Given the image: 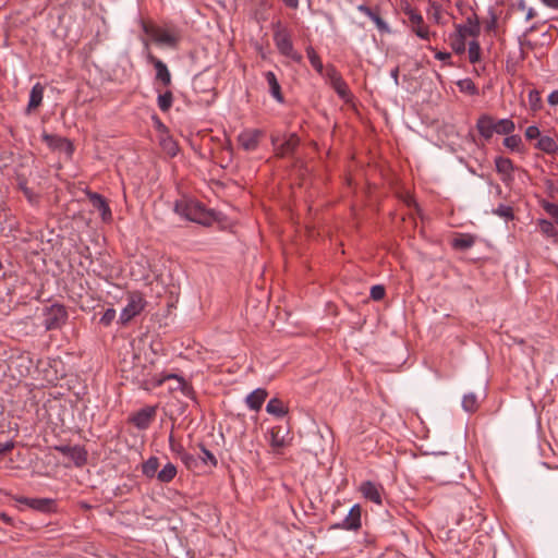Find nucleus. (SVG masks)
<instances>
[{
	"label": "nucleus",
	"mask_w": 558,
	"mask_h": 558,
	"mask_svg": "<svg viewBox=\"0 0 558 558\" xmlns=\"http://www.w3.org/2000/svg\"><path fill=\"white\" fill-rule=\"evenodd\" d=\"M535 148L547 155H555L558 151V140L547 135L541 136L535 144Z\"/></svg>",
	"instance_id": "aec40b11"
},
{
	"label": "nucleus",
	"mask_w": 558,
	"mask_h": 558,
	"mask_svg": "<svg viewBox=\"0 0 558 558\" xmlns=\"http://www.w3.org/2000/svg\"><path fill=\"white\" fill-rule=\"evenodd\" d=\"M475 243V236L469 233H461L456 236L451 245L454 250L465 251L471 248Z\"/></svg>",
	"instance_id": "b1692460"
},
{
	"label": "nucleus",
	"mask_w": 558,
	"mask_h": 558,
	"mask_svg": "<svg viewBox=\"0 0 558 558\" xmlns=\"http://www.w3.org/2000/svg\"><path fill=\"white\" fill-rule=\"evenodd\" d=\"M177 475V468L172 463H167L158 473L157 478L162 483L171 482Z\"/></svg>",
	"instance_id": "c85d7f7f"
},
{
	"label": "nucleus",
	"mask_w": 558,
	"mask_h": 558,
	"mask_svg": "<svg viewBox=\"0 0 558 558\" xmlns=\"http://www.w3.org/2000/svg\"><path fill=\"white\" fill-rule=\"evenodd\" d=\"M548 104L551 106L558 105V90H554L548 96Z\"/></svg>",
	"instance_id": "5fc2aeb1"
},
{
	"label": "nucleus",
	"mask_w": 558,
	"mask_h": 558,
	"mask_svg": "<svg viewBox=\"0 0 558 558\" xmlns=\"http://www.w3.org/2000/svg\"><path fill=\"white\" fill-rule=\"evenodd\" d=\"M435 58L438 59V60H447L450 58V53L449 52H442V51H438L436 54H435Z\"/></svg>",
	"instance_id": "0e129e2a"
},
{
	"label": "nucleus",
	"mask_w": 558,
	"mask_h": 558,
	"mask_svg": "<svg viewBox=\"0 0 558 558\" xmlns=\"http://www.w3.org/2000/svg\"><path fill=\"white\" fill-rule=\"evenodd\" d=\"M404 13L408 15L409 21L413 26V32L422 39H429L428 27L424 24L422 14L411 7L404 9Z\"/></svg>",
	"instance_id": "1a4fd4ad"
},
{
	"label": "nucleus",
	"mask_w": 558,
	"mask_h": 558,
	"mask_svg": "<svg viewBox=\"0 0 558 558\" xmlns=\"http://www.w3.org/2000/svg\"><path fill=\"white\" fill-rule=\"evenodd\" d=\"M386 289L381 284H376L371 288V299L374 301H380L385 298Z\"/></svg>",
	"instance_id": "a18cd8bd"
},
{
	"label": "nucleus",
	"mask_w": 558,
	"mask_h": 558,
	"mask_svg": "<svg viewBox=\"0 0 558 558\" xmlns=\"http://www.w3.org/2000/svg\"><path fill=\"white\" fill-rule=\"evenodd\" d=\"M173 209L175 214L186 220L205 227L210 226L215 220L214 213L206 209L201 202L193 198L178 199L174 203Z\"/></svg>",
	"instance_id": "f257e3e1"
},
{
	"label": "nucleus",
	"mask_w": 558,
	"mask_h": 558,
	"mask_svg": "<svg viewBox=\"0 0 558 558\" xmlns=\"http://www.w3.org/2000/svg\"><path fill=\"white\" fill-rule=\"evenodd\" d=\"M44 316V326L46 330H56L65 324L68 319V312L63 305L52 304L51 306L46 307Z\"/></svg>",
	"instance_id": "423d86ee"
},
{
	"label": "nucleus",
	"mask_w": 558,
	"mask_h": 558,
	"mask_svg": "<svg viewBox=\"0 0 558 558\" xmlns=\"http://www.w3.org/2000/svg\"><path fill=\"white\" fill-rule=\"evenodd\" d=\"M458 86L462 92H465L470 95H475L477 93L475 84L470 78L459 81Z\"/></svg>",
	"instance_id": "37998d69"
},
{
	"label": "nucleus",
	"mask_w": 558,
	"mask_h": 558,
	"mask_svg": "<svg viewBox=\"0 0 558 558\" xmlns=\"http://www.w3.org/2000/svg\"><path fill=\"white\" fill-rule=\"evenodd\" d=\"M284 4L291 9H298L299 0H283Z\"/></svg>",
	"instance_id": "052dcab7"
},
{
	"label": "nucleus",
	"mask_w": 558,
	"mask_h": 558,
	"mask_svg": "<svg viewBox=\"0 0 558 558\" xmlns=\"http://www.w3.org/2000/svg\"><path fill=\"white\" fill-rule=\"evenodd\" d=\"M266 411L275 415L277 417H283L288 414V408L283 404V402L278 398H272L268 401L266 405Z\"/></svg>",
	"instance_id": "a878e982"
},
{
	"label": "nucleus",
	"mask_w": 558,
	"mask_h": 558,
	"mask_svg": "<svg viewBox=\"0 0 558 558\" xmlns=\"http://www.w3.org/2000/svg\"><path fill=\"white\" fill-rule=\"evenodd\" d=\"M143 31L146 35L151 37V39L158 45H165L171 48L178 46L180 41V35L173 32H169L159 26L149 25L143 23Z\"/></svg>",
	"instance_id": "20e7f679"
},
{
	"label": "nucleus",
	"mask_w": 558,
	"mask_h": 558,
	"mask_svg": "<svg viewBox=\"0 0 558 558\" xmlns=\"http://www.w3.org/2000/svg\"><path fill=\"white\" fill-rule=\"evenodd\" d=\"M432 9L434 10V17L436 21L439 20L440 17V5L437 4L436 2H433L432 3Z\"/></svg>",
	"instance_id": "13d9d810"
},
{
	"label": "nucleus",
	"mask_w": 558,
	"mask_h": 558,
	"mask_svg": "<svg viewBox=\"0 0 558 558\" xmlns=\"http://www.w3.org/2000/svg\"><path fill=\"white\" fill-rule=\"evenodd\" d=\"M494 126L495 134L499 135H510L515 130L514 122L509 118L495 119Z\"/></svg>",
	"instance_id": "393cba45"
},
{
	"label": "nucleus",
	"mask_w": 558,
	"mask_h": 558,
	"mask_svg": "<svg viewBox=\"0 0 558 558\" xmlns=\"http://www.w3.org/2000/svg\"><path fill=\"white\" fill-rule=\"evenodd\" d=\"M391 77L393 78L395 81V84L396 85H399V68H395L391 73H390Z\"/></svg>",
	"instance_id": "e2e57ef3"
},
{
	"label": "nucleus",
	"mask_w": 558,
	"mask_h": 558,
	"mask_svg": "<svg viewBox=\"0 0 558 558\" xmlns=\"http://www.w3.org/2000/svg\"><path fill=\"white\" fill-rule=\"evenodd\" d=\"M173 453H175L179 458H181L186 451L180 442L172 444L170 449Z\"/></svg>",
	"instance_id": "603ef678"
},
{
	"label": "nucleus",
	"mask_w": 558,
	"mask_h": 558,
	"mask_svg": "<svg viewBox=\"0 0 558 558\" xmlns=\"http://www.w3.org/2000/svg\"><path fill=\"white\" fill-rule=\"evenodd\" d=\"M156 414V410L154 407H147L140 410L133 417V423L138 428H146L153 421Z\"/></svg>",
	"instance_id": "a211bd4d"
},
{
	"label": "nucleus",
	"mask_w": 558,
	"mask_h": 558,
	"mask_svg": "<svg viewBox=\"0 0 558 558\" xmlns=\"http://www.w3.org/2000/svg\"><path fill=\"white\" fill-rule=\"evenodd\" d=\"M357 10L362 13H364L365 15H367L368 17L371 15H373V13L375 12L373 9H371L369 7H367L366 4H360L357 7Z\"/></svg>",
	"instance_id": "6e6d98bb"
},
{
	"label": "nucleus",
	"mask_w": 558,
	"mask_h": 558,
	"mask_svg": "<svg viewBox=\"0 0 558 558\" xmlns=\"http://www.w3.org/2000/svg\"><path fill=\"white\" fill-rule=\"evenodd\" d=\"M202 456L198 458L199 463L204 465H210L213 468L217 466V458L214 456L211 451H209L203 444L198 445Z\"/></svg>",
	"instance_id": "72a5a7b5"
},
{
	"label": "nucleus",
	"mask_w": 558,
	"mask_h": 558,
	"mask_svg": "<svg viewBox=\"0 0 558 558\" xmlns=\"http://www.w3.org/2000/svg\"><path fill=\"white\" fill-rule=\"evenodd\" d=\"M456 31L458 36L462 39H465L466 36L477 37L481 33V24L477 14L473 12L472 15L466 17L465 24L456 25Z\"/></svg>",
	"instance_id": "9d476101"
},
{
	"label": "nucleus",
	"mask_w": 558,
	"mask_h": 558,
	"mask_svg": "<svg viewBox=\"0 0 558 558\" xmlns=\"http://www.w3.org/2000/svg\"><path fill=\"white\" fill-rule=\"evenodd\" d=\"M265 78L269 86V92L271 96L279 102H283V95L281 93L280 84L277 80V76L274 72L268 71L265 73Z\"/></svg>",
	"instance_id": "412c9836"
},
{
	"label": "nucleus",
	"mask_w": 558,
	"mask_h": 558,
	"mask_svg": "<svg viewBox=\"0 0 558 558\" xmlns=\"http://www.w3.org/2000/svg\"><path fill=\"white\" fill-rule=\"evenodd\" d=\"M361 506L357 504L354 505L350 509L344 520L341 523L335 524L333 527L348 531H357L361 527Z\"/></svg>",
	"instance_id": "ddd939ff"
},
{
	"label": "nucleus",
	"mask_w": 558,
	"mask_h": 558,
	"mask_svg": "<svg viewBox=\"0 0 558 558\" xmlns=\"http://www.w3.org/2000/svg\"><path fill=\"white\" fill-rule=\"evenodd\" d=\"M16 182L19 189L23 192L25 197L31 202H35L37 199V195L33 192L32 189L27 185V179L23 174H16Z\"/></svg>",
	"instance_id": "7c9ffc66"
},
{
	"label": "nucleus",
	"mask_w": 558,
	"mask_h": 558,
	"mask_svg": "<svg viewBox=\"0 0 558 558\" xmlns=\"http://www.w3.org/2000/svg\"><path fill=\"white\" fill-rule=\"evenodd\" d=\"M44 98V86L40 83H36L29 94V101L27 105V111L31 112L32 110L36 109L41 105Z\"/></svg>",
	"instance_id": "4be33fe9"
},
{
	"label": "nucleus",
	"mask_w": 558,
	"mask_h": 558,
	"mask_svg": "<svg viewBox=\"0 0 558 558\" xmlns=\"http://www.w3.org/2000/svg\"><path fill=\"white\" fill-rule=\"evenodd\" d=\"M146 301L143 294L138 291H132L128 293V304L122 310L119 322L122 325H126L131 319L141 314L145 308Z\"/></svg>",
	"instance_id": "7ed1b4c3"
},
{
	"label": "nucleus",
	"mask_w": 558,
	"mask_h": 558,
	"mask_svg": "<svg viewBox=\"0 0 558 558\" xmlns=\"http://www.w3.org/2000/svg\"><path fill=\"white\" fill-rule=\"evenodd\" d=\"M160 146L170 157H174L179 151L178 143L168 134L161 136Z\"/></svg>",
	"instance_id": "bb28decb"
},
{
	"label": "nucleus",
	"mask_w": 558,
	"mask_h": 558,
	"mask_svg": "<svg viewBox=\"0 0 558 558\" xmlns=\"http://www.w3.org/2000/svg\"><path fill=\"white\" fill-rule=\"evenodd\" d=\"M271 144L275 149V154L279 158L292 156L300 145V137L295 133L287 135L282 143H279V137L272 135Z\"/></svg>",
	"instance_id": "0eeeda50"
},
{
	"label": "nucleus",
	"mask_w": 558,
	"mask_h": 558,
	"mask_svg": "<svg viewBox=\"0 0 558 558\" xmlns=\"http://www.w3.org/2000/svg\"><path fill=\"white\" fill-rule=\"evenodd\" d=\"M521 143H522V140H521L520 135L512 134V133L510 135H506V137L504 138V142H502L504 146L511 150H519Z\"/></svg>",
	"instance_id": "58836bf2"
},
{
	"label": "nucleus",
	"mask_w": 558,
	"mask_h": 558,
	"mask_svg": "<svg viewBox=\"0 0 558 558\" xmlns=\"http://www.w3.org/2000/svg\"><path fill=\"white\" fill-rule=\"evenodd\" d=\"M13 447H14V444L12 441H8L4 444L0 442V454L11 451L13 449Z\"/></svg>",
	"instance_id": "864d4df0"
},
{
	"label": "nucleus",
	"mask_w": 558,
	"mask_h": 558,
	"mask_svg": "<svg viewBox=\"0 0 558 558\" xmlns=\"http://www.w3.org/2000/svg\"><path fill=\"white\" fill-rule=\"evenodd\" d=\"M147 61L150 64H153L156 70L155 80L157 82H160L165 87L170 86L172 80H171V73H170L167 64L150 52L147 54Z\"/></svg>",
	"instance_id": "f8f14e48"
},
{
	"label": "nucleus",
	"mask_w": 558,
	"mask_h": 558,
	"mask_svg": "<svg viewBox=\"0 0 558 558\" xmlns=\"http://www.w3.org/2000/svg\"><path fill=\"white\" fill-rule=\"evenodd\" d=\"M88 198L92 202L93 206L100 211L102 220H109L112 217L111 209L106 201L100 194L95 192H89Z\"/></svg>",
	"instance_id": "f3484780"
},
{
	"label": "nucleus",
	"mask_w": 558,
	"mask_h": 558,
	"mask_svg": "<svg viewBox=\"0 0 558 558\" xmlns=\"http://www.w3.org/2000/svg\"><path fill=\"white\" fill-rule=\"evenodd\" d=\"M306 54L307 58L312 64V66L319 73H323V62L320 60V57L317 54L315 49L312 46L306 47Z\"/></svg>",
	"instance_id": "c9c22d12"
},
{
	"label": "nucleus",
	"mask_w": 558,
	"mask_h": 558,
	"mask_svg": "<svg viewBox=\"0 0 558 558\" xmlns=\"http://www.w3.org/2000/svg\"><path fill=\"white\" fill-rule=\"evenodd\" d=\"M263 134L258 129L244 130L238 136V142L244 150L252 151L258 147Z\"/></svg>",
	"instance_id": "9b49d317"
},
{
	"label": "nucleus",
	"mask_w": 558,
	"mask_h": 558,
	"mask_svg": "<svg viewBox=\"0 0 558 558\" xmlns=\"http://www.w3.org/2000/svg\"><path fill=\"white\" fill-rule=\"evenodd\" d=\"M496 24H497V19L495 15H493L492 21L486 26V29L490 31V29L495 28Z\"/></svg>",
	"instance_id": "774afa93"
},
{
	"label": "nucleus",
	"mask_w": 558,
	"mask_h": 558,
	"mask_svg": "<svg viewBox=\"0 0 558 558\" xmlns=\"http://www.w3.org/2000/svg\"><path fill=\"white\" fill-rule=\"evenodd\" d=\"M41 137L43 141L52 149H62L65 147L66 149L71 150V143L63 137L48 134L46 132L41 135Z\"/></svg>",
	"instance_id": "5701e85b"
},
{
	"label": "nucleus",
	"mask_w": 558,
	"mask_h": 558,
	"mask_svg": "<svg viewBox=\"0 0 558 558\" xmlns=\"http://www.w3.org/2000/svg\"><path fill=\"white\" fill-rule=\"evenodd\" d=\"M136 379H137V384H138L140 388L147 390V391L161 386L167 380H174L178 383V387H169L170 391H172V392L180 391L185 398L195 400V391H194L193 386L189 381H186L182 376H180L178 374L171 373V374H165V375H160V376L154 375L150 378H146V377L138 378L137 377Z\"/></svg>",
	"instance_id": "f03ea898"
},
{
	"label": "nucleus",
	"mask_w": 558,
	"mask_h": 558,
	"mask_svg": "<svg viewBox=\"0 0 558 558\" xmlns=\"http://www.w3.org/2000/svg\"><path fill=\"white\" fill-rule=\"evenodd\" d=\"M496 171L501 175L504 182H509L513 179L512 172L514 165L510 158L498 156L495 159Z\"/></svg>",
	"instance_id": "2eb2a0df"
},
{
	"label": "nucleus",
	"mask_w": 558,
	"mask_h": 558,
	"mask_svg": "<svg viewBox=\"0 0 558 558\" xmlns=\"http://www.w3.org/2000/svg\"><path fill=\"white\" fill-rule=\"evenodd\" d=\"M481 59V47L478 41L472 40L469 44V60L471 63H476Z\"/></svg>",
	"instance_id": "ea45409f"
},
{
	"label": "nucleus",
	"mask_w": 558,
	"mask_h": 558,
	"mask_svg": "<svg viewBox=\"0 0 558 558\" xmlns=\"http://www.w3.org/2000/svg\"><path fill=\"white\" fill-rule=\"evenodd\" d=\"M180 459L190 471H195L201 464L198 458L189 452H185Z\"/></svg>",
	"instance_id": "a19ab883"
},
{
	"label": "nucleus",
	"mask_w": 558,
	"mask_h": 558,
	"mask_svg": "<svg viewBox=\"0 0 558 558\" xmlns=\"http://www.w3.org/2000/svg\"><path fill=\"white\" fill-rule=\"evenodd\" d=\"M453 49L457 53H461L465 49L464 39L459 37V43L457 45H453Z\"/></svg>",
	"instance_id": "4d7b16f0"
},
{
	"label": "nucleus",
	"mask_w": 558,
	"mask_h": 558,
	"mask_svg": "<svg viewBox=\"0 0 558 558\" xmlns=\"http://www.w3.org/2000/svg\"><path fill=\"white\" fill-rule=\"evenodd\" d=\"M68 457L74 461L76 466H83L87 461V451L84 447L73 446Z\"/></svg>",
	"instance_id": "cd10ccee"
},
{
	"label": "nucleus",
	"mask_w": 558,
	"mask_h": 558,
	"mask_svg": "<svg viewBox=\"0 0 558 558\" xmlns=\"http://www.w3.org/2000/svg\"><path fill=\"white\" fill-rule=\"evenodd\" d=\"M465 470L464 461L456 458L451 463V472L449 474L448 482H456L458 478L463 476V471Z\"/></svg>",
	"instance_id": "c756f323"
},
{
	"label": "nucleus",
	"mask_w": 558,
	"mask_h": 558,
	"mask_svg": "<svg viewBox=\"0 0 558 558\" xmlns=\"http://www.w3.org/2000/svg\"><path fill=\"white\" fill-rule=\"evenodd\" d=\"M480 407L478 398L475 393L470 392L463 396L462 408L470 413L475 412Z\"/></svg>",
	"instance_id": "2f4dec72"
},
{
	"label": "nucleus",
	"mask_w": 558,
	"mask_h": 558,
	"mask_svg": "<svg viewBox=\"0 0 558 558\" xmlns=\"http://www.w3.org/2000/svg\"><path fill=\"white\" fill-rule=\"evenodd\" d=\"M156 125L159 131L167 133L166 125L158 118H156Z\"/></svg>",
	"instance_id": "338daca9"
},
{
	"label": "nucleus",
	"mask_w": 558,
	"mask_h": 558,
	"mask_svg": "<svg viewBox=\"0 0 558 558\" xmlns=\"http://www.w3.org/2000/svg\"><path fill=\"white\" fill-rule=\"evenodd\" d=\"M495 215L507 219H513V209L510 206L500 204L496 209L493 210Z\"/></svg>",
	"instance_id": "c03bdc74"
},
{
	"label": "nucleus",
	"mask_w": 558,
	"mask_h": 558,
	"mask_svg": "<svg viewBox=\"0 0 558 558\" xmlns=\"http://www.w3.org/2000/svg\"><path fill=\"white\" fill-rule=\"evenodd\" d=\"M0 519L7 524H12L13 521L12 518L8 515L5 512L0 513Z\"/></svg>",
	"instance_id": "69168bd1"
},
{
	"label": "nucleus",
	"mask_w": 558,
	"mask_h": 558,
	"mask_svg": "<svg viewBox=\"0 0 558 558\" xmlns=\"http://www.w3.org/2000/svg\"><path fill=\"white\" fill-rule=\"evenodd\" d=\"M529 105L533 111H537L542 108L541 94L536 89H532L529 93Z\"/></svg>",
	"instance_id": "79ce46f5"
},
{
	"label": "nucleus",
	"mask_w": 558,
	"mask_h": 558,
	"mask_svg": "<svg viewBox=\"0 0 558 558\" xmlns=\"http://www.w3.org/2000/svg\"><path fill=\"white\" fill-rule=\"evenodd\" d=\"M537 225L539 227L541 232L546 236L556 238L558 235L555 226L549 220L539 219L537 221Z\"/></svg>",
	"instance_id": "e433bc0d"
},
{
	"label": "nucleus",
	"mask_w": 558,
	"mask_h": 558,
	"mask_svg": "<svg viewBox=\"0 0 558 558\" xmlns=\"http://www.w3.org/2000/svg\"><path fill=\"white\" fill-rule=\"evenodd\" d=\"M494 122L495 118L488 113L481 114L476 121V130L485 141H489L495 134Z\"/></svg>",
	"instance_id": "4468645a"
},
{
	"label": "nucleus",
	"mask_w": 558,
	"mask_h": 558,
	"mask_svg": "<svg viewBox=\"0 0 558 558\" xmlns=\"http://www.w3.org/2000/svg\"><path fill=\"white\" fill-rule=\"evenodd\" d=\"M541 131L536 126V125H530L526 130H525V137L526 140L529 141H533V140H537L541 137Z\"/></svg>",
	"instance_id": "de8ad7c7"
},
{
	"label": "nucleus",
	"mask_w": 558,
	"mask_h": 558,
	"mask_svg": "<svg viewBox=\"0 0 558 558\" xmlns=\"http://www.w3.org/2000/svg\"><path fill=\"white\" fill-rule=\"evenodd\" d=\"M335 87H336V90L337 93L342 97L344 98L345 95H347V85L343 81L341 80H338L336 83H335Z\"/></svg>",
	"instance_id": "3c124183"
},
{
	"label": "nucleus",
	"mask_w": 558,
	"mask_h": 558,
	"mask_svg": "<svg viewBox=\"0 0 558 558\" xmlns=\"http://www.w3.org/2000/svg\"><path fill=\"white\" fill-rule=\"evenodd\" d=\"M369 19L376 24L377 28L380 31L387 29L386 22L380 17L378 11H375L373 15L369 16Z\"/></svg>",
	"instance_id": "8fccbe9b"
},
{
	"label": "nucleus",
	"mask_w": 558,
	"mask_h": 558,
	"mask_svg": "<svg viewBox=\"0 0 558 558\" xmlns=\"http://www.w3.org/2000/svg\"><path fill=\"white\" fill-rule=\"evenodd\" d=\"M159 468V460L157 457H150L145 463H143V474L148 477H153L156 475Z\"/></svg>",
	"instance_id": "f704fd0d"
},
{
	"label": "nucleus",
	"mask_w": 558,
	"mask_h": 558,
	"mask_svg": "<svg viewBox=\"0 0 558 558\" xmlns=\"http://www.w3.org/2000/svg\"><path fill=\"white\" fill-rule=\"evenodd\" d=\"M380 488H381L380 485H377L371 481H366L361 484L360 490H361L362 495L364 496V498H366L377 505H381L383 500H381Z\"/></svg>",
	"instance_id": "dca6fc26"
},
{
	"label": "nucleus",
	"mask_w": 558,
	"mask_h": 558,
	"mask_svg": "<svg viewBox=\"0 0 558 558\" xmlns=\"http://www.w3.org/2000/svg\"><path fill=\"white\" fill-rule=\"evenodd\" d=\"M267 396H268L267 391L263 388H258V389L254 390L246 398L247 407L254 411L260 410Z\"/></svg>",
	"instance_id": "6ab92c4d"
},
{
	"label": "nucleus",
	"mask_w": 558,
	"mask_h": 558,
	"mask_svg": "<svg viewBox=\"0 0 558 558\" xmlns=\"http://www.w3.org/2000/svg\"><path fill=\"white\" fill-rule=\"evenodd\" d=\"M15 501L26 505L31 509L43 513H49L54 510L56 501L50 498H28V497H15Z\"/></svg>",
	"instance_id": "6e6552de"
},
{
	"label": "nucleus",
	"mask_w": 558,
	"mask_h": 558,
	"mask_svg": "<svg viewBox=\"0 0 558 558\" xmlns=\"http://www.w3.org/2000/svg\"><path fill=\"white\" fill-rule=\"evenodd\" d=\"M544 4L551 9H558V0H542Z\"/></svg>",
	"instance_id": "680f3d73"
},
{
	"label": "nucleus",
	"mask_w": 558,
	"mask_h": 558,
	"mask_svg": "<svg viewBox=\"0 0 558 558\" xmlns=\"http://www.w3.org/2000/svg\"><path fill=\"white\" fill-rule=\"evenodd\" d=\"M279 434H280V428L279 427L271 428V430H270V446L274 449H280V448L286 446L284 438L282 436H280Z\"/></svg>",
	"instance_id": "4c0bfd02"
},
{
	"label": "nucleus",
	"mask_w": 558,
	"mask_h": 558,
	"mask_svg": "<svg viewBox=\"0 0 558 558\" xmlns=\"http://www.w3.org/2000/svg\"><path fill=\"white\" fill-rule=\"evenodd\" d=\"M172 102L173 94L171 90H166L165 93L158 95L157 104L162 112L169 111L170 108L172 107Z\"/></svg>",
	"instance_id": "473e14b6"
},
{
	"label": "nucleus",
	"mask_w": 558,
	"mask_h": 558,
	"mask_svg": "<svg viewBox=\"0 0 558 558\" xmlns=\"http://www.w3.org/2000/svg\"><path fill=\"white\" fill-rule=\"evenodd\" d=\"M543 208L558 223V205L555 204V203H550V202H544L543 203Z\"/></svg>",
	"instance_id": "49530a36"
},
{
	"label": "nucleus",
	"mask_w": 558,
	"mask_h": 558,
	"mask_svg": "<svg viewBox=\"0 0 558 558\" xmlns=\"http://www.w3.org/2000/svg\"><path fill=\"white\" fill-rule=\"evenodd\" d=\"M274 41L279 52L293 61L301 63L302 54L294 50L291 35L286 28H278L274 34Z\"/></svg>",
	"instance_id": "39448f33"
},
{
	"label": "nucleus",
	"mask_w": 558,
	"mask_h": 558,
	"mask_svg": "<svg viewBox=\"0 0 558 558\" xmlns=\"http://www.w3.org/2000/svg\"><path fill=\"white\" fill-rule=\"evenodd\" d=\"M116 317V310L114 308H108L104 315L100 318V323L104 326H109Z\"/></svg>",
	"instance_id": "09e8293b"
},
{
	"label": "nucleus",
	"mask_w": 558,
	"mask_h": 558,
	"mask_svg": "<svg viewBox=\"0 0 558 558\" xmlns=\"http://www.w3.org/2000/svg\"><path fill=\"white\" fill-rule=\"evenodd\" d=\"M72 448H73L72 446H60V447H57V450L68 457L70 454Z\"/></svg>",
	"instance_id": "bf43d9fd"
}]
</instances>
